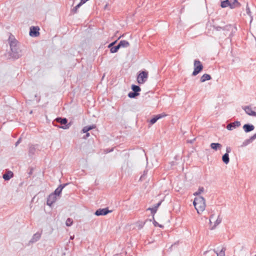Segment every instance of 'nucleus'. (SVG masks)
I'll use <instances>...</instances> for the list:
<instances>
[{
  "label": "nucleus",
  "mask_w": 256,
  "mask_h": 256,
  "mask_svg": "<svg viewBox=\"0 0 256 256\" xmlns=\"http://www.w3.org/2000/svg\"><path fill=\"white\" fill-rule=\"evenodd\" d=\"M214 214H211L210 216V224L212 223V220H214Z\"/></svg>",
  "instance_id": "obj_40"
},
{
  "label": "nucleus",
  "mask_w": 256,
  "mask_h": 256,
  "mask_svg": "<svg viewBox=\"0 0 256 256\" xmlns=\"http://www.w3.org/2000/svg\"><path fill=\"white\" fill-rule=\"evenodd\" d=\"M14 176V174L12 172L8 170L2 176L4 180H8Z\"/></svg>",
  "instance_id": "obj_17"
},
{
  "label": "nucleus",
  "mask_w": 256,
  "mask_h": 256,
  "mask_svg": "<svg viewBox=\"0 0 256 256\" xmlns=\"http://www.w3.org/2000/svg\"><path fill=\"white\" fill-rule=\"evenodd\" d=\"M21 140H22V138H20L18 139V140H17V142H16L15 146H18V144L21 142Z\"/></svg>",
  "instance_id": "obj_42"
},
{
  "label": "nucleus",
  "mask_w": 256,
  "mask_h": 256,
  "mask_svg": "<svg viewBox=\"0 0 256 256\" xmlns=\"http://www.w3.org/2000/svg\"><path fill=\"white\" fill-rule=\"evenodd\" d=\"M193 204L197 210V212L200 214L205 210L206 206V200L204 197L198 196L194 198Z\"/></svg>",
  "instance_id": "obj_2"
},
{
  "label": "nucleus",
  "mask_w": 256,
  "mask_h": 256,
  "mask_svg": "<svg viewBox=\"0 0 256 256\" xmlns=\"http://www.w3.org/2000/svg\"><path fill=\"white\" fill-rule=\"evenodd\" d=\"M240 126V121H235L234 122L228 124L226 126V128L229 130H232L234 128H236Z\"/></svg>",
  "instance_id": "obj_12"
},
{
  "label": "nucleus",
  "mask_w": 256,
  "mask_h": 256,
  "mask_svg": "<svg viewBox=\"0 0 256 256\" xmlns=\"http://www.w3.org/2000/svg\"><path fill=\"white\" fill-rule=\"evenodd\" d=\"M82 132L83 133H86V132H88V131L86 129V127L84 126V127L83 128L82 130Z\"/></svg>",
  "instance_id": "obj_44"
},
{
  "label": "nucleus",
  "mask_w": 256,
  "mask_h": 256,
  "mask_svg": "<svg viewBox=\"0 0 256 256\" xmlns=\"http://www.w3.org/2000/svg\"><path fill=\"white\" fill-rule=\"evenodd\" d=\"M243 130L244 131L248 133L254 130V126L253 124H246L243 126Z\"/></svg>",
  "instance_id": "obj_15"
},
{
  "label": "nucleus",
  "mask_w": 256,
  "mask_h": 256,
  "mask_svg": "<svg viewBox=\"0 0 256 256\" xmlns=\"http://www.w3.org/2000/svg\"><path fill=\"white\" fill-rule=\"evenodd\" d=\"M222 160L225 164H228L230 162L229 155L228 153L224 154L222 156Z\"/></svg>",
  "instance_id": "obj_22"
},
{
  "label": "nucleus",
  "mask_w": 256,
  "mask_h": 256,
  "mask_svg": "<svg viewBox=\"0 0 256 256\" xmlns=\"http://www.w3.org/2000/svg\"><path fill=\"white\" fill-rule=\"evenodd\" d=\"M252 142V140H250V138L246 140L243 142L242 145V146H246L250 143Z\"/></svg>",
  "instance_id": "obj_29"
},
{
  "label": "nucleus",
  "mask_w": 256,
  "mask_h": 256,
  "mask_svg": "<svg viewBox=\"0 0 256 256\" xmlns=\"http://www.w3.org/2000/svg\"><path fill=\"white\" fill-rule=\"evenodd\" d=\"M8 42L10 48V56L14 59H18L22 55V50L19 48L18 42L12 34L9 36Z\"/></svg>",
  "instance_id": "obj_1"
},
{
  "label": "nucleus",
  "mask_w": 256,
  "mask_h": 256,
  "mask_svg": "<svg viewBox=\"0 0 256 256\" xmlns=\"http://www.w3.org/2000/svg\"><path fill=\"white\" fill-rule=\"evenodd\" d=\"M194 70L192 73V76H196L204 68L203 65L198 60H195L194 63Z\"/></svg>",
  "instance_id": "obj_6"
},
{
  "label": "nucleus",
  "mask_w": 256,
  "mask_h": 256,
  "mask_svg": "<svg viewBox=\"0 0 256 256\" xmlns=\"http://www.w3.org/2000/svg\"><path fill=\"white\" fill-rule=\"evenodd\" d=\"M82 6V4L79 3L75 7H74L73 8V9L72 10V12L73 13V14H76V13L77 12V10L78 9Z\"/></svg>",
  "instance_id": "obj_31"
},
{
  "label": "nucleus",
  "mask_w": 256,
  "mask_h": 256,
  "mask_svg": "<svg viewBox=\"0 0 256 256\" xmlns=\"http://www.w3.org/2000/svg\"><path fill=\"white\" fill-rule=\"evenodd\" d=\"M230 6V2L229 0H225L221 2L220 6L222 8H226L227 6Z\"/></svg>",
  "instance_id": "obj_25"
},
{
  "label": "nucleus",
  "mask_w": 256,
  "mask_h": 256,
  "mask_svg": "<svg viewBox=\"0 0 256 256\" xmlns=\"http://www.w3.org/2000/svg\"><path fill=\"white\" fill-rule=\"evenodd\" d=\"M56 200V196L52 193L50 194L46 200V204L51 206Z\"/></svg>",
  "instance_id": "obj_11"
},
{
  "label": "nucleus",
  "mask_w": 256,
  "mask_h": 256,
  "mask_svg": "<svg viewBox=\"0 0 256 256\" xmlns=\"http://www.w3.org/2000/svg\"><path fill=\"white\" fill-rule=\"evenodd\" d=\"M246 13H247L248 14L249 16H250L251 12H250V8L248 6V4H247V5H246Z\"/></svg>",
  "instance_id": "obj_39"
},
{
  "label": "nucleus",
  "mask_w": 256,
  "mask_h": 256,
  "mask_svg": "<svg viewBox=\"0 0 256 256\" xmlns=\"http://www.w3.org/2000/svg\"><path fill=\"white\" fill-rule=\"evenodd\" d=\"M225 248H222V250L218 252H216L217 256H225Z\"/></svg>",
  "instance_id": "obj_32"
},
{
  "label": "nucleus",
  "mask_w": 256,
  "mask_h": 256,
  "mask_svg": "<svg viewBox=\"0 0 256 256\" xmlns=\"http://www.w3.org/2000/svg\"><path fill=\"white\" fill-rule=\"evenodd\" d=\"M118 44L120 48H127L130 46V43L126 40H122Z\"/></svg>",
  "instance_id": "obj_20"
},
{
  "label": "nucleus",
  "mask_w": 256,
  "mask_h": 256,
  "mask_svg": "<svg viewBox=\"0 0 256 256\" xmlns=\"http://www.w3.org/2000/svg\"><path fill=\"white\" fill-rule=\"evenodd\" d=\"M41 235H42V232H37L36 233L34 234L32 238H31V240H30V243H34L36 242L37 241H38L40 237H41Z\"/></svg>",
  "instance_id": "obj_16"
},
{
  "label": "nucleus",
  "mask_w": 256,
  "mask_h": 256,
  "mask_svg": "<svg viewBox=\"0 0 256 256\" xmlns=\"http://www.w3.org/2000/svg\"><path fill=\"white\" fill-rule=\"evenodd\" d=\"M54 122L60 124L62 126H58V127L64 130L68 128L70 126V123L68 124V120L66 118H56L53 122L54 124Z\"/></svg>",
  "instance_id": "obj_4"
},
{
  "label": "nucleus",
  "mask_w": 256,
  "mask_h": 256,
  "mask_svg": "<svg viewBox=\"0 0 256 256\" xmlns=\"http://www.w3.org/2000/svg\"><path fill=\"white\" fill-rule=\"evenodd\" d=\"M120 48L118 44L116 46L112 47L110 49V52L111 53H116L118 51V50L120 49Z\"/></svg>",
  "instance_id": "obj_27"
},
{
  "label": "nucleus",
  "mask_w": 256,
  "mask_h": 256,
  "mask_svg": "<svg viewBox=\"0 0 256 256\" xmlns=\"http://www.w3.org/2000/svg\"><path fill=\"white\" fill-rule=\"evenodd\" d=\"M158 120V118H157L156 116H155L153 118H152L150 120V123L152 124H154V123H156Z\"/></svg>",
  "instance_id": "obj_33"
},
{
  "label": "nucleus",
  "mask_w": 256,
  "mask_h": 256,
  "mask_svg": "<svg viewBox=\"0 0 256 256\" xmlns=\"http://www.w3.org/2000/svg\"><path fill=\"white\" fill-rule=\"evenodd\" d=\"M116 42H117V40L111 42L110 44H108V48L110 49L112 47L114 46L116 43Z\"/></svg>",
  "instance_id": "obj_36"
},
{
  "label": "nucleus",
  "mask_w": 256,
  "mask_h": 256,
  "mask_svg": "<svg viewBox=\"0 0 256 256\" xmlns=\"http://www.w3.org/2000/svg\"><path fill=\"white\" fill-rule=\"evenodd\" d=\"M242 108L248 115L256 116V112L253 111L250 106H245Z\"/></svg>",
  "instance_id": "obj_13"
},
{
  "label": "nucleus",
  "mask_w": 256,
  "mask_h": 256,
  "mask_svg": "<svg viewBox=\"0 0 256 256\" xmlns=\"http://www.w3.org/2000/svg\"><path fill=\"white\" fill-rule=\"evenodd\" d=\"M204 188L203 187H200L198 190L196 192H195L194 194V196H198L202 192H204Z\"/></svg>",
  "instance_id": "obj_28"
},
{
  "label": "nucleus",
  "mask_w": 256,
  "mask_h": 256,
  "mask_svg": "<svg viewBox=\"0 0 256 256\" xmlns=\"http://www.w3.org/2000/svg\"><path fill=\"white\" fill-rule=\"evenodd\" d=\"M146 174V172L144 171V174L143 175H142L140 178V180H142L144 179V176Z\"/></svg>",
  "instance_id": "obj_46"
},
{
  "label": "nucleus",
  "mask_w": 256,
  "mask_h": 256,
  "mask_svg": "<svg viewBox=\"0 0 256 256\" xmlns=\"http://www.w3.org/2000/svg\"><path fill=\"white\" fill-rule=\"evenodd\" d=\"M211 148L214 150H220L222 148V145L220 143H212L210 145Z\"/></svg>",
  "instance_id": "obj_18"
},
{
  "label": "nucleus",
  "mask_w": 256,
  "mask_h": 256,
  "mask_svg": "<svg viewBox=\"0 0 256 256\" xmlns=\"http://www.w3.org/2000/svg\"><path fill=\"white\" fill-rule=\"evenodd\" d=\"M132 92L136 93H139V92L141 90V88L138 86L134 84H132Z\"/></svg>",
  "instance_id": "obj_24"
},
{
  "label": "nucleus",
  "mask_w": 256,
  "mask_h": 256,
  "mask_svg": "<svg viewBox=\"0 0 256 256\" xmlns=\"http://www.w3.org/2000/svg\"><path fill=\"white\" fill-rule=\"evenodd\" d=\"M156 116L158 120H159V119H160L161 118H164V117L166 116V114L165 113L163 112V113H162L160 114H157Z\"/></svg>",
  "instance_id": "obj_35"
},
{
  "label": "nucleus",
  "mask_w": 256,
  "mask_h": 256,
  "mask_svg": "<svg viewBox=\"0 0 256 256\" xmlns=\"http://www.w3.org/2000/svg\"><path fill=\"white\" fill-rule=\"evenodd\" d=\"M40 150V145L30 144L28 147V155L30 158H32Z\"/></svg>",
  "instance_id": "obj_3"
},
{
  "label": "nucleus",
  "mask_w": 256,
  "mask_h": 256,
  "mask_svg": "<svg viewBox=\"0 0 256 256\" xmlns=\"http://www.w3.org/2000/svg\"><path fill=\"white\" fill-rule=\"evenodd\" d=\"M162 201L156 204L153 208H148L146 210H150L152 214V218L154 219V214L156 213L158 208L160 206Z\"/></svg>",
  "instance_id": "obj_14"
},
{
  "label": "nucleus",
  "mask_w": 256,
  "mask_h": 256,
  "mask_svg": "<svg viewBox=\"0 0 256 256\" xmlns=\"http://www.w3.org/2000/svg\"><path fill=\"white\" fill-rule=\"evenodd\" d=\"M139 95H140L139 93H136V92H130L128 94V96L130 98H136L137 96H138Z\"/></svg>",
  "instance_id": "obj_26"
},
{
  "label": "nucleus",
  "mask_w": 256,
  "mask_h": 256,
  "mask_svg": "<svg viewBox=\"0 0 256 256\" xmlns=\"http://www.w3.org/2000/svg\"><path fill=\"white\" fill-rule=\"evenodd\" d=\"M72 223H73L72 220L70 218H68L66 220V224L68 226H71L72 225Z\"/></svg>",
  "instance_id": "obj_30"
},
{
  "label": "nucleus",
  "mask_w": 256,
  "mask_h": 256,
  "mask_svg": "<svg viewBox=\"0 0 256 256\" xmlns=\"http://www.w3.org/2000/svg\"><path fill=\"white\" fill-rule=\"evenodd\" d=\"M254 256H256V254Z\"/></svg>",
  "instance_id": "obj_51"
},
{
  "label": "nucleus",
  "mask_w": 256,
  "mask_h": 256,
  "mask_svg": "<svg viewBox=\"0 0 256 256\" xmlns=\"http://www.w3.org/2000/svg\"><path fill=\"white\" fill-rule=\"evenodd\" d=\"M145 223H146V222H139L138 224V229L142 228H143V226H144V225L145 224Z\"/></svg>",
  "instance_id": "obj_34"
},
{
  "label": "nucleus",
  "mask_w": 256,
  "mask_h": 256,
  "mask_svg": "<svg viewBox=\"0 0 256 256\" xmlns=\"http://www.w3.org/2000/svg\"><path fill=\"white\" fill-rule=\"evenodd\" d=\"M33 170H34V168H30V171L28 172V174L29 176H30L31 174H32L33 172Z\"/></svg>",
  "instance_id": "obj_45"
},
{
  "label": "nucleus",
  "mask_w": 256,
  "mask_h": 256,
  "mask_svg": "<svg viewBox=\"0 0 256 256\" xmlns=\"http://www.w3.org/2000/svg\"><path fill=\"white\" fill-rule=\"evenodd\" d=\"M40 28L38 26H32L30 28V36L32 37H36L40 34Z\"/></svg>",
  "instance_id": "obj_9"
},
{
  "label": "nucleus",
  "mask_w": 256,
  "mask_h": 256,
  "mask_svg": "<svg viewBox=\"0 0 256 256\" xmlns=\"http://www.w3.org/2000/svg\"><path fill=\"white\" fill-rule=\"evenodd\" d=\"M148 77V72L144 70L142 71L137 77V81L139 84H142L144 83Z\"/></svg>",
  "instance_id": "obj_7"
},
{
  "label": "nucleus",
  "mask_w": 256,
  "mask_h": 256,
  "mask_svg": "<svg viewBox=\"0 0 256 256\" xmlns=\"http://www.w3.org/2000/svg\"><path fill=\"white\" fill-rule=\"evenodd\" d=\"M212 79L211 76L207 74H204L200 78V81L201 82H204L206 80H208Z\"/></svg>",
  "instance_id": "obj_19"
},
{
  "label": "nucleus",
  "mask_w": 256,
  "mask_h": 256,
  "mask_svg": "<svg viewBox=\"0 0 256 256\" xmlns=\"http://www.w3.org/2000/svg\"><path fill=\"white\" fill-rule=\"evenodd\" d=\"M86 129L88 130V131L94 128H96L95 125H92V126H86Z\"/></svg>",
  "instance_id": "obj_37"
},
{
  "label": "nucleus",
  "mask_w": 256,
  "mask_h": 256,
  "mask_svg": "<svg viewBox=\"0 0 256 256\" xmlns=\"http://www.w3.org/2000/svg\"><path fill=\"white\" fill-rule=\"evenodd\" d=\"M88 0H81L80 2L82 5L86 2Z\"/></svg>",
  "instance_id": "obj_47"
},
{
  "label": "nucleus",
  "mask_w": 256,
  "mask_h": 256,
  "mask_svg": "<svg viewBox=\"0 0 256 256\" xmlns=\"http://www.w3.org/2000/svg\"><path fill=\"white\" fill-rule=\"evenodd\" d=\"M89 136H90V133H88V132H86V134L84 136V138H88Z\"/></svg>",
  "instance_id": "obj_48"
},
{
  "label": "nucleus",
  "mask_w": 256,
  "mask_h": 256,
  "mask_svg": "<svg viewBox=\"0 0 256 256\" xmlns=\"http://www.w3.org/2000/svg\"><path fill=\"white\" fill-rule=\"evenodd\" d=\"M250 140L252 142L256 138V133L254 134L250 138Z\"/></svg>",
  "instance_id": "obj_43"
},
{
  "label": "nucleus",
  "mask_w": 256,
  "mask_h": 256,
  "mask_svg": "<svg viewBox=\"0 0 256 256\" xmlns=\"http://www.w3.org/2000/svg\"><path fill=\"white\" fill-rule=\"evenodd\" d=\"M222 218L220 215H218L217 219L214 222V225L212 227L211 229L214 230L218 225L222 222Z\"/></svg>",
  "instance_id": "obj_23"
},
{
  "label": "nucleus",
  "mask_w": 256,
  "mask_h": 256,
  "mask_svg": "<svg viewBox=\"0 0 256 256\" xmlns=\"http://www.w3.org/2000/svg\"><path fill=\"white\" fill-rule=\"evenodd\" d=\"M154 220V224L155 226H159L160 228H162L163 227V226L161 224H158L155 220L154 219H153Z\"/></svg>",
  "instance_id": "obj_38"
},
{
  "label": "nucleus",
  "mask_w": 256,
  "mask_h": 256,
  "mask_svg": "<svg viewBox=\"0 0 256 256\" xmlns=\"http://www.w3.org/2000/svg\"><path fill=\"white\" fill-rule=\"evenodd\" d=\"M224 22H221V24L220 26L216 25V24H213L212 27L214 28L216 30L218 31H220V30H222L224 32V34L226 35L228 32H230L232 28V26L230 24L228 25H224Z\"/></svg>",
  "instance_id": "obj_5"
},
{
  "label": "nucleus",
  "mask_w": 256,
  "mask_h": 256,
  "mask_svg": "<svg viewBox=\"0 0 256 256\" xmlns=\"http://www.w3.org/2000/svg\"><path fill=\"white\" fill-rule=\"evenodd\" d=\"M74 236H73V237L70 236V239H71V240L73 239V238H74Z\"/></svg>",
  "instance_id": "obj_50"
},
{
  "label": "nucleus",
  "mask_w": 256,
  "mask_h": 256,
  "mask_svg": "<svg viewBox=\"0 0 256 256\" xmlns=\"http://www.w3.org/2000/svg\"><path fill=\"white\" fill-rule=\"evenodd\" d=\"M68 184V183L60 184L52 194L56 196H60L61 194L62 189Z\"/></svg>",
  "instance_id": "obj_10"
},
{
  "label": "nucleus",
  "mask_w": 256,
  "mask_h": 256,
  "mask_svg": "<svg viewBox=\"0 0 256 256\" xmlns=\"http://www.w3.org/2000/svg\"><path fill=\"white\" fill-rule=\"evenodd\" d=\"M232 149L230 147L227 146L226 148V153H228V154L231 152Z\"/></svg>",
  "instance_id": "obj_41"
},
{
  "label": "nucleus",
  "mask_w": 256,
  "mask_h": 256,
  "mask_svg": "<svg viewBox=\"0 0 256 256\" xmlns=\"http://www.w3.org/2000/svg\"><path fill=\"white\" fill-rule=\"evenodd\" d=\"M240 4L238 0H234L232 3L230 2V8L232 9L237 7H240Z\"/></svg>",
  "instance_id": "obj_21"
},
{
  "label": "nucleus",
  "mask_w": 256,
  "mask_h": 256,
  "mask_svg": "<svg viewBox=\"0 0 256 256\" xmlns=\"http://www.w3.org/2000/svg\"><path fill=\"white\" fill-rule=\"evenodd\" d=\"M194 140H195V138H194V139H193V140H188V142H190V144H192V143L194 142Z\"/></svg>",
  "instance_id": "obj_49"
},
{
  "label": "nucleus",
  "mask_w": 256,
  "mask_h": 256,
  "mask_svg": "<svg viewBox=\"0 0 256 256\" xmlns=\"http://www.w3.org/2000/svg\"><path fill=\"white\" fill-rule=\"evenodd\" d=\"M110 212H111V211L108 208H99L95 212L94 214L96 216H106Z\"/></svg>",
  "instance_id": "obj_8"
}]
</instances>
